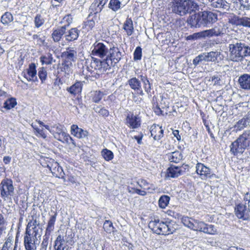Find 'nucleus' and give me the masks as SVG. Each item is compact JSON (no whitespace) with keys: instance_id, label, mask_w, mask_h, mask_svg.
<instances>
[{"instance_id":"obj_35","label":"nucleus","mask_w":250,"mask_h":250,"mask_svg":"<svg viewBox=\"0 0 250 250\" xmlns=\"http://www.w3.org/2000/svg\"><path fill=\"white\" fill-rule=\"evenodd\" d=\"M108 0H95L94 2L92 3L91 7H97L95 9V12H101L104 6Z\"/></svg>"},{"instance_id":"obj_61","label":"nucleus","mask_w":250,"mask_h":250,"mask_svg":"<svg viewBox=\"0 0 250 250\" xmlns=\"http://www.w3.org/2000/svg\"><path fill=\"white\" fill-rule=\"evenodd\" d=\"M72 16L70 14H68L65 16L63 18V22H66L67 23V26H68L72 22Z\"/></svg>"},{"instance_id":"obj_14","label":"nucleus","mask_w":250,"mask_h":250,"mask_svg":"<svg viewBox=\"0 0 250 250\" xmlns=\"http://www.w3.org/2000/svg\"><path fill=\"white\" fill-rule=\"evenodd\" d=\"M126 124L131 128H137L141 125V119L133 114H128L126 118Z\"/></svg>"},{"instance_id":"obj_4","label":"nucleus","mask_w":250,"mask_h":250,"mask_svg":"<svg viewBox=\"0 0 250 250\" xmlns=\"http://www.w3.org/2000/svg\"><path fill=\"white\" fill-rule=\"evenodd\" d=\"M230 58L233 62H239L245 57L250 56V47L241 42L229 45Z\"/></svg>"},{"instance_id":"obj_25","label":"nucleus","mask_w":250,"mask_h":250,"mask_svg":"<svg viewBox=\"0 0 250 250\" xmlns=\"http://www.w3.org/2000/svg\"><path fill=\"white\" fill-rule=\"evenodd\" d=\"M123 28L128 36H130L133 34L134 32V26L133 21L130 18H126L124 23Z\"/></svg>"},{"instance_id":"obj_43","label":"nucleus","mask_w":250,"mask_h":250,"mask_svg":"<svg viewBox=\"0 0 250 250\" xmlns=\"http://www.w3.org/2000/svg\"><path fill=\"white\" fill-rule=\"evenodd\" d=\"M34 21L35 27L37 28H39L42 26L45 22L44 19L41 14H37L35 16Z\"/></svg>"},{"instance_id":"obj_37","label":"nucleus","mask_w":250,"mask_h":250,"mask_svg":"<svg viewBox=\"0 0 250 250\" xmlns=\"http://www.w3.org/2000/svg\"><path fill=\"white\" fill-rule=\"evenodd\" d=\"M64 237L59 235L55 241V249L64 250Z\"/></svg>"},{"instance_id":"obj_40","label":"nucleus","mask_w":250,"mask_h":250,"mask_svg":"<svg viewBox=\"0 0 250 250\" xmlns=\"http://www.w3.org/2000/svg\"><path fill=\"white\" fill-rule=\"evenodd\" d=\"M13 17L9 12H5L1 17V21L3 24H8L13 21Z\"/></svg>"},{"instance_id":"obj_28","label":"nucleus","mask_w":250,"mask_h":250,"mask_svg":"<svg viewBox=\"0 0 250 250\" xmlns=\"http://www.w3.org/2000/svg\"><path fill=\"white\" fill-rule=\"evenodd\" d=\"M77 52L75 47H69L66 49V51L63 53V55L66 59L69 61H74L76 58Z\"/></svg>"},{"instance_id":"obj_32","label":"nucleus","mask_w":250,"mask_h":250,"mask_svg":"<svg viewBox=\"0 0 250 250\" xmlns=\"http://www.w3.org/2000/svg\"><path fill=\"white\" fill-rule=\"evenodd\" d=\"M83 83L81 82H77L72 86L67 88V90L71 94L74 95L81 93L82 89Z\"/></svg>"},{"instance_id":"obj_3","label":"nucleus","mask_w":250,"mask_h":250,"mask_svg":"<svg viewBox=\"0 0 250 250\" xmlns=\"http://www.w3.org/2000/svg\"><path fill=\"white\" fill-rule=\"evenodd\" d=\"M109 61L108 57L103 61L93 59L89 65L86 67V70L84 71L85 75L89 77H94L104 73L110 68Z\"/></svg>"},{"instance_id":"obj_20","label":"nucleus","mask_w":250,"mask_h":250,"mask_svg":"<svg viewBox=\"0 0 250 250\" xmlns=\"http://www.w3.org/2000/svg\"><path fill=\"white\" fill-rule=\"evenodd\" d=\"M71 133L73 135L79 139L85 138L88 135L87 131L79 128L76 125H71Z\"/></svg>"},{"instance_id":"obj_44","label":"nucleus","mask_w":250,"mask_h":250,"mask_svg":"<svg viewBox=\"0 0 250 250\" xmlns=\"http://www.w3.org/2000/svg\"><path fill=\"white\" fill-rule=\"evenodd\" d=\"M93 109L96 113L104 117H107L109 115V111L104 107L96 106L93 108Z\"/></svg>"},{"instance_id":"obj_60","label":"nucleus","mask_w":250,"mask_h":250,"mask_svg":"<svg viewBox=\"0 0 250 250\" xmlns=\"http://www.w3.org/2000/svg\"><path fill=\"white\" fill-rule=\"evenodd\" d=\"M142 80L143 81L144 83V88L145 89V91L148 93L150 92L151 87H150V84L149 83V81L147 80V78H145V80H143L142 79Z\"/></svg>"},{"instance_id":"obj_41","label":"nucleus","mask_w":250,"mask_h":250,"mask_svg":"<svg viewBox=\"0 0 250 250\" xmlns=\"http://www.w3.org/2000/svg\"><path fill=\"white\" fill-rule=\"evenodd\" d=\"M101 154L106 161L111 160L114 157L113 152L106 148L104 149L101 151Z\"/></svg>"},{"instance_id":"obj_16","label":"nucleus","mask_w":250,"mask_h":250,"mask_svg":"<svg viewBox=\"0 0 250 250\" xmlns=\"http://www.w3.org/2000/svg\"><path fill=\"white\" fill-rule=\"evenodd\" d=\"M240 87L243 89L250 90V75L245 73L239 77L238 80Z\"/></svg>"},{"instance_id":"obj_8","label":"nucleus","mask_w":250,"mask_h":250,"mask_svg":"<svg viewBox=\"0 0 250 250\" xmlns=\"http://www.w3.org/2000/svg\"><path fill=\"white\" fill-rule=\"evenodd\" d=\"M193 230L202 231L209 234L214 235L217 234V230L212 225H208L204 222L195 220Z\"/></svg>"},{"instance_id":"obj_5","label":"nucleus","mask_w":250,"mask_h":250,"mask_svg":"<svg viewBox=\"0 0 250 250\" xmlns=\"http://www.w3.org/2000/svg\"><path fill=\"white\" fill-rule=\"evenodd\" d=\"M148 227L155 233L162 235L172 234L175 230L170 223L160 222L156 219L149 222Z\"/></svg>"},{"instance_id":"obj_36","label":"nucleus","mask_w":250,"mask_h":250,"mask_svg":"<svg viewBox=\"0 0 250 250\" xmlns=\"http://www.w3.org/2000/svg\"><path fill=\"white\" fill-rule=\"evenodd\" d=\"M128 83L130 87L135 90H140L141 88V83L136 78H132L128 81Z\"/></svg>"},{"instance_id":"obj_1","label":"nucleus","mask_w":250,"mask_h":250,"mask_svg":"<svg viewBox=\"0 0 250 250\" xmlns=\"http://www.w3.org/2000/svg\"><path fill=\"white\" fill-rule=\"evenodd\" d=\"M171 3L172 11L181 16L199 10V5L193 0H173Z\"/></svg>"},{"instance_id":"obj_29","label":"nucleus","mask_w":250,"mask_h":250,"mask_svg":"<svg viewBox=\"0 0 250 250\" xmlns=\"http://www.w3.org/2000/svg\"><path fill=\"white\" fill-rule=\"evenodd\" d=\"M181 167L171 166L167 170V176L168 177L176 178L181 174Z\"/></svg>"},{"instance_id":"obj_9","label":"nucleus","mask_w":250,"mask_h":250,"mask_svg":"<svg viewBox=\"0 0 250 250\" xmlns=\"http://www.w3.org/2000/svg\"><path fill=\"white\" fill-rule=\"evenodd\" d=\"M91 54L98 57L103 58L106 57L109 49L107 46L102 42H96L91 47Z\"/></svg>"},{"instance_id":"obj_26","label":"nucleus","mask_w":250,"mask_h":250,"mask_svg":"<svg viewBox=\"0 0 250 250\" xmlns=\"http://www.w3.org/2000/svg\"><path fill=\"white\" fill-rule=\"evenodd\" d=\"M57 216V212H55L54 214L51 215L48 221L47 225L45 230V233L46 235H50L51 233L54 229L55 223L56 220Z\"/></svg>"},{"instance_id":"obj_7","label":"nucleus","mask_w":250,"mask_h":250,"mask_svg":"<svg viewBox=\"0 0 250 250\" xmlns=\"http://www.w3.org/2000/svg\"><path fill=\"white\" fill-rule=\"evenodd\" d=\"M0 195L4 200L10 198L14 193L13 182L11 179L6 178L2 180L0 184Z\"/></svg>"},{"instance_id":"obj_39","label":"nucleus","mask_w":250,"mask_h":250,"mask_svg":"<svg viewBox=\"0 0 250 250\" xmlns=\"http://www.w3.org/2000/svg\"><path fill=\"white\" fill-rule=\"evenodd\" d=\"M17 104V102L15 98H11L7 99L4 103L3 107L7 109H10L15 107Z\"/></svg>"},{"instance_id":"obj_48","label":"nucleus","mask_w":250,"mask_h":250,"mask_svg":"<svg viewBox=\"0 0 250 250\" xmlns=\"http://www.w3.org/2000/svg\"><path fill=\"white\" fill-rule=\"evenodd\" d=\"M71 63L69 64H62V71L64 72L65 73V76L68 77L69 75L72 73V70L71 68Z\"/></svg>"},{"instance_id":"obj_64","label":"nucleus","mask_w":250,"mask_h":250,"mask_svg":"<svg viewBox=\"0 0 250 250\" xmlns=\"http://www.w3.org/2000/svg\"><path fill=\"white\" fill-rule=\"evenodd\" d=\"M211 81L214 84H220V79L218 76H213L211 77Z\"/></svg>"},{"instance_id":"obj_21","label":"nucleus","mask_w":250,"mask_h":250,"mask_svg":"<svg viewBox=\"0 0 250 250\" xmlns=\"http://www.w3.org/2000/svg\"><path fill=\"white\" fill-rule=\"evenodd\" d=\"M205 62H216L221 60V54L220 51H211L208 53H203Z\"/></svg>"},{"instance_id":"obj_62","label":"nucleus","mask_w":250,"mask_h":250,"mask_svg":"<svg viewBox=\"0 0 250 250\" xmlns=\"http://www.w3.org/2000/svg\"><path fill=\"white\" fill-rule=\"evenodd\" d=\"M138 184L141 188H144V189H148V188H146V186L147 185V182L146 180H141L140 181L138 182Z\"/></svg>"},{"instance_id":"obj_46","label":"nucleus","mask_w":250,"mask_h":250,"mask_svg":"<svg viewBox=\"0 0 250 250\" xmlns=\"http://www.w3.org/2000/svg\"><path fill=\"white\" fill-rule=\"evenodd\" d=\"M109 7L114 11H116L121 7V2L118 0H111Z\"/></svg>"},{"instance_id":"obj_53","label":"nucleus","mask_w":250,"mask_h":250,"mask_svg":"<svg viewBox=\"0 0 250 250\" xmlns=\"http://www.w3.org/2000/svg\"><path fill=\"white\" fill-rule=\"evenodd\" d=\"M238 24L244 26L250 27V18L248 17L241 18L238 21Z\"/></svg>"},{"instance_id":"obj_2","label":"nucleus","mask_w":250,"mask_h":250,"mask_svg":"<svg viewBox=\"0 0 250 250\" xmlns=\"http://www.w3.org/2000/svg\"><path fill=\"white\" fill-rule=\"evenodd\" d=\"M230 152L234 155L242 154L247 149L250 154V130L245 131L230 146Z\"/></svg>"},{"instance_id":"obj_57","label":"nucleus","mask_w":250,"mask_h":250,"mask_svg":"<svg viewBox=\"0 0 250 250\" xmlns=\"http://www.w3.org/2000/svg\"><path fill=\"white\" fill-rule=\"evenodd\" d=\"M202 38L201 31L197 33H195L192 35H189L187 37V40H196Z\"/></svg>"},{"instance_id":"obj_50","label":"nucleus","mask_w":250,"mask_h":250,"mask_svg":"<svg viewBox=\"0 0 250 250\" xmlns=\"http://www.w3.org/2000/svg\"><path fill=\"white\" fill-rule=\"evenodd\" d=\"M240 7L244 10L250 9V0H239Z\"/></svg>"},{"instance_id":"obj_24","label":"nucleus","mask_w":250,"mask_h":250,"mask_svg":"<svg viewBox=\"0 0 250 250\" xmlns=\"http://www.w3.org/2000/svg\"><path fill=\"white\" fill-rule=\"evenodd\" d=\"M210 5L214 7L228 10L229 9V4L223 0H208Z\"/></svg>"},{"instance_id":"obj_34","label":"nucleus","mask_w":250,"mask_h":250,"mask_svg":"<svg viewBox=\"0 0 250 250\" xmlns=\"http://www.w3.org/2000/svg\"><path fill=\"white\" fill-rule=\"evenodd\" d=\"M169 160L171 162L175 163H179L182 159V156L179 151H174L168 154L167 155Z\"/></svg>"},{"instance_id":"obj_42","label":"nucleus","mask_w":250,"mask_h":250,"mask_svg":"<svg viewBox=\"0 0 250 250\" xmlns=\"http://www.w3.org/2000/svg\"><path fill=\"white\" fill-rule=\"evenodd\" d=\"M169 197L167 195L162 196L159 200V205L161 208H165L168 205Z\"/></svg>"},{"instance_id":"obj_15","label":"nucleus","mask_w":250,"mask_h":250,"mask_svg":"<svg viewBox=\"0 0 250 250\" xmlns=\"http://www.w3.org/2000/svg\"><path fill=\"white\" fill-rule=\"evenodd\" d=\"M187 21L190 27L197 28L202 26L200 12L189 16Z\"/></svg>"},{"instance_id":"obj_17","label":"nucleus","mask_w":250,"mask_h":250,"mask_svg":"<svg viewBox=\"0 0 250 250\" xmlns=\"http://www.w3.org/2000/svg\"><path fill=\"white\" fill-rule=\"evenodd\" d=\"M110 57L108 59L109 60V62L110 65L112 64V61H113L115 63L119 62L122 57V52L119 50V49L117 47H113L110 49Z\"/></svg>"},{"instance_id":"obj_12","label":"nucleus","mask_w":250,"mask_h":250,"mask_svg":"<svg viewBox=\"0 0 250 250\" xmlns=\"http://www.w3.org/2000/svg\"><path fill=\"white\" fill-rule=\"evenodd\" d=\"M196 173L200 175L202 180L210 178L213 175L210 169L201 163H198L196 166Z\"/></svg>"},{"instance_id":"obj_63","label":"nucleus","mask_w":250,"mask_h":250,"mask_svg":"<svg viewBox=\"0 0 250 250\" xmlns=\"http://www.w3.org/2000/svg\"><path fill=\"white\" fill-rule=\"evenodd\" d=\"M153 109L154 111L157 115H160L163 114L162 110L157 104H156V106L153 107Z\"/></svg>"},{"instance_id":"obj_11","label":"nucleus","mask_w":250,"mask_h":250,"mask_svg":"<svg viewBox=\"0 0 250 250\" xmlns=\"http://www.w3.org/2000/svg\"><path fill=\"white\" fill-rule=\"evenodd\" d=\"M249 208L247 205L239 204L235 208V215L239 218L247 220L249 218Z\"/></svg>"},{"instance_id":"obj_10","label":"nucleus","mask_w":250,"mask_h":250,"mask_svg":"<svg viewBox=\"0 0 250 250\" xmlns=\"http://www.w3.org/2000/svg\"><path fill=\"white\" fill-rule=\"evenodd\" d=\"M200 13L202 26L207 27L215 22L217 19V15L212 12L204 11L200 12Z\"/></svg>"},{"instance_id":"obj_51","label":"nucleus","mask_w":250,"mask_h":250,"mask_svg":"<svg viewBox=\"0 0 250 250\" xmlns=\"http://www.w3.org/2000/svg\"><path fill=\"white\" fill-rule=\"evenodd\" d=\"M103 228L106 232L110 233L113 229L112 222L108 220H106L104 224Z\"/></svg>"},{"instance_id":"obj_33","label":"nucleus","mask_w":250,"mask_h":250,"mask_svg":"<svg viewBox=\"0 0 250 250\" xmlns=\"http://www.w3.org/2000/svg\"><path fill=\"white\" fill-rule=\"evenodd\" d=\"M249 123V118L248 116H244L242 119L238 121L234 125L236 130H241L247 126Z\"/></svg>"},{"instance_id":"obj_47","label":"nucleus","mask_w":250,"mask_h":250,"mask_svg":"<svg viewBox=\"0 0 250 250\" xmlns=\"http://www.w3.org/2000/svg\"><path fill=\"white\" fill-rule=\"evenodd\" d=\"M7 222L3 215L0 214V233L2 234L6 229Z\"/></svg>"},{"instance_id":"obj_52","label":"nucleus","mask_w":250,"mask_h":250,"mask_svg":"<svg viewBox=\"0 0 250 250\" xmlns=\"http://www.w3.org/2000/svg\"><path fill=\"white\" fill-rule=\"evenodd\" d=\"M49 236L50 235H46V234L44 235L43 239L41 245L40 250H47Z\"/></svg>"},{"instance_id":"obj_23","label":"nucleus","mask_w":250,"mask_h":250,"mask_svg":"<svg viewBox=\"0 0 250 250\" xmlns=\"http://www.w3.org/2000/svg\"><path fill=\"white\" fill-rule=\"evenodd\" d=\"M66 26L59 27L53 30L52 34V38L55 42H58L60 41L62 36L65 33Z\"/></svg>"},{"instance_id":"obj_31","label":"nucleus","mask_w":250,"mask_h":250,"mask_svg":"<svg viewBox=\"0 0 250 250\" xmlns=\"http://www.w3.org/2000/svg\"><path fill=\"white\" fill-rule=\"evenodd\" d=\"M79 37V31L76 28H71L65 35L66 41L72 42L78 39Z\"/></svg>"},{"instance_id":"obj_49","label":"nucleus","mask_w":250,"mask_h":250,"mask_svg":"<svg viewBox=\"0 0 250 250\" xmlns=\"http://www.w3.org/2000/svg\"><path fill=\"white\" fill-rule=\"evenodd\" d=\"M31 126L33 128V129L36 131V136H39L41 137H42L43 139H45L46 138V135L42 129H41L38 128L35 125H34L33 123L32 124Z\"/></svg>"},{"instance_id":"obj_13","label":"nucleus","mask_w":250,"mask_h":250,"mask_svg":"<svg viewBox=\"0 0 250 250\" xmlns=\"http://www.w3.org/2000/svg\"><path fill=\"white\" fill-rule=\"evenodd\" d=\"M202 38H211L218 36L223 34L222 28L221 26H216L213 28L201 31Z\"/></svg>"},{"instance_id":"obj_38","label":"nucleus","mask_w":250,"mask_h":250,"mask_svg":"<svg viewBox=\"0 0 250 250\" xmlns=\"http://www.w3.org/2000/svg\"><path fill=\"white\" fill-rule=\"evenodd\" d=\"M195 220L192 219L188 217H184L182 219V223L184 226L192 230L194 228Z\"/></svg>"},{"instance_id":"obj_22","label":"nucleus","mask_w":250,"mask_h":250,"mask_svg":"<svg viewBox=\"0 0 250 250\" xmlns=\"http://www.w3.org/2000/svg\"><path fill=\"white\" fill-rule=\"evenodd\" d=\"M54 137L62 143H65L69 145L72 144L73 146H76L75 143L74 142L73 139L68 134L66 133L65 131L60 133V134L57 135Z\"/></svg>"},{"instance_id":"obj_55","label":"nucleus","mask_w":250,"mask_h":250,"mask_svg":"<svg viewBox=\"0 0 250 250\" xmlns=\"http://www.w3.org/2000/svg\"><path fill=\"white\" fill-rule=\"evenodd\" d=\"M142 58V49L140 47H137L134 52V60H140Z\"/></svg>"},{"instance_id":"obj_30","label":"nucleus","mask_w":250,"mask_h":250,"mask_svg":"<svg viewBox=\"0 0 250 250\" xmlns=\"http://www.w3.org/2000/svg\"><path fill=\"white\" fill-rule=\"evenodd\" d=\"M36 65L35 63H32L29 65L28 69H27V73L24 74V77L28 81H31L33 80V78L36 77Z\"/></svg>"},{"instance_id":"obj_58","label":"nucleus","mask_w":250,"mask_h":250,"mask_svg":"<svg viewBox=\"0 0 250 250\" xmlns=\"http://www.w3.org/2000/svg\"><path fill=\"white\" fill-rule=\"evenodd\" d=\"M38 75L42 82L45 80L47 75V72L45 69L43 67L41 68L39 71Z\"/></svg>"},{"instance_id":"obj_56","label":"nucleus","mask_w":250,"mask_h":250,"mask_svg":"<svg viewBox=\"0 0 250 250\" xmlns=\"http://www.w3.org/2000/svg\"><path fill=\"white\" fill-rule=\"evenodd\" d=\"M204 61L205 62V60L204 58V56L203 53L199 55L198 56L196 57L193 60V64L196 66L199 64L200 62Z\"/></svg>"},{"instance_id":"obj_45","label":"nucleus","mask_w":250,"mask_h":250,"mask_svg":"<svg viewBox=\"0 0 250 250\" xmlns=\"http://www.w3.org/2000/svg\"><path fill=\"white\" fill-rule=\"evenodd\" d=\"M53 58L51 54H48L46 56H42L40 57V61L42 64H50L52 62Z\"/></svg>"},{"instance_id":"obj_27","label":"nucleus","mask_w":250,"mask_h":250,"mask_svg":"<svg viewBox=\"0 0 250 250\" xmlns=\"http://www.w3.org/2000/svg\"><path fill=\"white\" fill-rule=\"evenodd\" d=\"M40 229L39 223L36 219H32L28 222L26 227V231L33 232L35 233H40L39 232Z\"/></svg>"},{"instance_id":"obj_59","label":"nucleus","mask_w":250,"mask_h":250,"mask_svg":"<svg viewBox=\"0 0 250 250\" xmlns=\"http://www.w3.org/2000/svg\"><path fill=\"white\" fill-rule=\"evenodd\" d=\"M54 130H53L52 132H53L54 137L64 131L63 130L61 125H57L56 126H54Z\"/></svg>"},{"instance_id":"obj_19","label":"nucleus","mask_w":250,"mask_h":250,"mask_svg":"<svg viewBox=\"0 0 250 250\" xmlns=\"http://www.w3.org/2000/svg\"><path fill=\"white\" fill-rule=\"evenodd\" d=\"M163 129L159 125H153L150 128L151 135L155 140H159L163 137Z\"/></svg>"},{"instance_id":"obj_18","label":"nucleus","mask_w":250,"mask_h":250,"mask_svg":"<svg viewBox=\"0 0 250 250\" xmlns=\"http://www.w3.org/2000/svg\"><path fill=\"white\" fill-rule=\"evenodd\" d=\"M47 167L54 176L59 178L63 177L64 173L62 169L57 162H54L51 165H47Z\"/></svg>"},{"instance_id":"obj_54","label":"nucleus","mask_w":250,"mask_h":250,"mask_svg":"<svg viewBox=\"0 0 250 250\" xmlns=\"http://www.w3.org/2000/svg\"><path fill=\"white\" fill-rule=\"evenodd\" d=\"M104 94L100 91H95L94 92L92 100L95 103H98L102 98Z\"/></svg>"},{"instance_id":"obj_6","label":"nucleus","mask_w":250,"mask_h":250,"mask_svg":"<svg viewBox=\"0 0 250 250\" xmlns=\"http://www.w3.org/2000/svg\"><path fill=\"white\" fill-rule=\"evenodd\" d=\"M41 237L40 233H35L25 231L24 236V246L26 250H36L39 244L38 237Z\"/></svg>"}]
</instances>
